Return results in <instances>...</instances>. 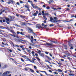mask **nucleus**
<instances>
[{
	"label": "nucleus",
	"instance_id": "obj_1",
	"mask_svg": "<svg viewBox=\"0 0 76 76\" xmlns=\"http://www.w3.org/2000/svg\"><path fill=\"white\" fill-rule=\"evenodd\" d=\"M5 20H6V22L7 23V24H9V22H10L11 20H10L7 18H5Z\"/></svg>",
	"mask_w": 76,
	"mask_h": 76
},
{
	"label": "nucleus",
	"instance_id": "obj_2",
	"mask_svg": "<svg viewBox=\"0 0 76 76\" xmlns=\"http://www.w3.org/2000/svg\"><path fill=\"white\" fill-rule=\"evenodd\" d=\"M10 72L9 71H7L4 73L3 75V76H7V74H9Z\"/></svg>",
	"mask_w": 76,
	"mask_h": 76
},
{
	"label": "nucleus",
	"instance_id": "obj_3",
	"mask_svg": "<svg viewBox=\"0 0 76 76\" xmlns=\"http://www.w3.org/2000/svg\"><path fill=\"white\" fill-rule=\"evenodd\" d=\"M16 42H22V41L25 42V40L22 39H18L17 40H16Z\"/></svg>",
	"mask_w": 76,
	"mask_h": 76
},
{
	"label": "nucleus",
	"instance_id": "obj_4",
	"mask_svg": "<svg viewBox=\"0 0 76 76\" xmlns=\"http://www.w3.org/2000/svg\"><path fill=\"white\" fill-rule=\"evenodd\" d=\"M60 20H56L54 19L53 20V22L54 23H56L58 24L60 23Z\"/></svg>",
	"mask_w": 76,
	"mask_h": 76
},
{
	"label": "nucleus",
	"instance_id": "obj_5",
	"mask_svg": "<svg viewBox=\"0 0 76 76\" xmlns=\"http://www.w3.org/2000/svg\"><path fill=\"white\" fill-rule=\"evenodd\" d=\"M36 28L37 29H39V28H41V25L40 24H37V25H36Z\"/></svg>",
	"mask_w": 76,
	"mask_h": 76
},
{
	"label": "nucleus",
	"instance_id": "obj_6",
	"mask_svg": "<svg viewBox=\"0 0 76 76\" xmlns=\"http://www.w3.org/2000/svg\"><path fill=\"white\" fill-rule=\"evenodd\" d=\"M46 45L48 46H53V43H49L46 42Z\"/></svg>",
	"mask_w": 76,
	"mask_h": 76
},
{
	"label": "nucleus",
	"instance_id": "obj_7",
	"mask_svg": "<svg viewBox=\"0 0 76 76\" xmlns=\"http://www.w3.org/2000/svg\"><path fill=\"white\" fill-rule=\"evenodd\" d=\"M28 29L29 30L28 31L30 33H32V32H33V31L32 30V29H31V28H29L28 27Z\"/></svg>",
	"mask_w": 76,
	"mask_h": 76
},
{
	"label": "nucleus",
	"instance_id": "obj_8",
	"mask_svg": "<svg viewBox=\"0 0 76 76\" xmlns=\"http://www.w3.org/2000/svg\"><path fill=\"white\" fill-rule=\"evenodd\" d=\"M38 14V11H37L36 13H34L33 14V16H37V14Z\"/></svg>",
	"mask_w": 76,
	"mask_h": 76
},
{
	"label": "nucleus",
	"instance_id": "obj_9",
	"mask_svg": "<svg viewBox=\"0 0 76 76\" xmlns=\"http://www.w3.org/2000/svg\"><path fill=\"white\" fill-rule=\"evenodd\" d=\"M26 49L27 50V51L28 52L29 54H31V50H29V49L27 48H26Z\"/></svg>",
	"mask_w": 76,
	"mask_h": 76
},
{
	"label": "nucleus",
	"instance_id": "obj_10",
	"mask_svg": "<svg viewBox=\"0 0 76 76\" xmlns=\"http://www.w3.org/2000/svg\"><path fill=\"white\" fill-rule=\"evenodd\" d=\"M10 20L11 21H12L15 19V17H11L10 16Z\"/></svg>",
	"mask_w": 76,
	"mask_h": 76
},
{
	"label": "nucleus",
	"instance_id": "obj_11",
	"mask_svg": "<svg viewBox=\"0 0 76 76\" xmlns=\"http://www.w3.org/2000/svg\"><path fill=\"white\" fill-rule=\"evenodd\" d=\"M10 32H12V33H13V34H16V33L14 32V31L13 30H10Z\"/></svg>",
	"mask_w": 76,
	"mask_h": 76
},
{
	"label": "nucleus",
	"instance_id": "obj_12",
	"mask_svg": "<svg viewBox=\"0 0 76 76\" xmlns=\"http://www.w3.org/2000/svg\"><path fill=\"white\" fill-rule=\"evenodd\" d=\"M39 55H40V56H41L42 57H44V53H39Z\"/></svg>",
	"mask_w": 76,
	"mask_h": 76
},
{
	"label": "nucleus",
	"instance_id": "obj_13",
	"mask_svg": "<svg viewBox=\"0 0 76 76\" xmlns=\"http://www.w3.org/2000/svg\"><path fill=\"white\" fill-rule=\"evenodd\" d=\"M53 18L52 17H50V21L51 22H53Z\"/></svg>",
	"mask_w": 76,
	"mask_h": 76
},
{
	"label": "nucleus",
	"instance_id": "obj_14",
	"mask_svg": "<svg viewBox=\"0 0 76 76\" xmlns=\"http://www.w3.org/2000/svg\"><path fill=\"white\" fill-rule=\"evenodd\" d=\"M68 73L69 74V76H74V75H75V74L73 73L70 74L69 73Z\"/></svg>",
	"mask_w": 76,
	"mask_h": 76
},
{
	"label": "nucleus",
	"instance_id": "obj_15",
	"mask_svg": "<svg viewBox=\"0 0 76 76\" xmlns=\"http://www.w3.org/2000/svg\"><path fill=\"white\" fill-rule=\"evenodd\" d=\"M41 72H42L43 73H45V74L47 76H48V74H47V72H46L45 71H41Z\"/></svg>",
	"mask_w": 76,
	"mask_h": 76
},
{
	"label": "nucleus",
	"instance_id": "obj_16",
	"mask_svg": "<svg viewBox=\"0 0 76 76\" xmlns=\"http://www.w3.org/2000/svg\"><path fill=\"white\" fill-rule=\"evenodd\" d=\"M45 56V57H47L48 58V59H49V60H52V59H51V58L48 56Z\"/></svg>",
	"mask_w": 76,
	"mask_h": 76
},
{
	"label": "nucleus",
	"instance_id": "obj_17",
	"mask_svg": "<svg viewBox=\"0 0 76 76\" xmlns=\"http://www.w3.org/2000/svg\"><path fill=\"white\" fill-rule=\"evenodd\" d=\"M31 4L33 8H35V6H34V4L32 3V2Z\"/></svg>",
	"mask_w": 76,
	"mask_h": 76
},
{
	"label": "nucleus",
	"instance_id": "obj_18",
	"mask_svg": "<svg viewBox=\"0 0 76 76\" xmlns=\"http://www.w3.org/2000/svg\"><path fill=\"white\" fill-rule=\"evenodd\" d=\"M45 62H48V63H49L50 64H51L50 62H49V61H48L47 60H45Z\"/></svg>",
	"mask_w": 76,
	"mask_h": 76
},
{
	"label": "nucleus",
	"instance_id": "obj_19",
	"mask_svg": "<svg viewBox=\"0 0 76 76\" xmlns=\"http://www.w3.org/2000/svg\"><path fill=\"white\" fill-rule=\"evenodd\" d=\"M30 45H32V46H34V47H35L36 45H35L31 43H30Z\"/></svg>",
	"mask_w": 76,
	"mask_h": 76
},
{
	"label": "nucleus",
	"instance_id": "obj_20",
	"mask_svg": "<svg viewBox=\"0 0 76 76\" xmlns=\"http://www.w3.org/2000/svg\"><path fill=\"white\" fill-rule=\"evenodd\" d=\"M58 72H62V70L60 69H58Z\"/></svg>",
	"mask_w": 76,
	"mask_h": 76
},
{
	"label": "nucleus",
	"instance_id": "obj_21",
	"mask_svg": "<svg viewBox=\"0 0 76 76\" xmlns=\"http://www.w3.org/2000/svg\"><path fill=\"white\" fill-rule=\"evenodd\" d=\"M30 71L31 72H32V73H34V70H33L32 69H30Z\"/></svg>",
	"mask_w": 76,
	"mask_h": 76
},
{
	"label": "nucleus",
	"instance_id": "obj_22",
	"mask_svg": "<svg viewBox=\"0 0 76 76\" xmlns=\"http://www.w3.org/2000/svg\"><path fill=\"white\" fill-rule=\"evenodd\" d=\"M15 26H17V27H20V26L19 25H18L17 24H15Z\"/></svg>",
	"mask_w": 76,
	"mask_h": 76
},
{
	"label": "nucleus",
	"instance_id": "obj_23",
	"mask_svg": "<svg viewBox=\"0 0 76 76\" xmlns=\"http://www.w3.org/2000/svg\"><path fill=\"white\" fill-rule=\"evenodd\" d=\"M7 67V65H5L4 67H3V69H4V68H6Z\"/></svg>",
	"mask_w": 76,
	"mask_h": 76
},
{
	"label": "nucleus",
	"instance_id": "obj_24",
	"mask_svg": "<svg viewBox=\"0 0 76 76\" xmlns=\"http://www.w3.org/2000/svg\"><path fill=\"white\" fill-rule=\"evenodd\" d=\"M13 37H17V35L16 34H13Z\"/></svg>",
	"mask_w": 76,
	"mask_h": 76
},
{
	"label": "nucleus",
	"instance_id": "obj_25",
	"mask_svg": "<svg viewBox=\"0 0 76 76\" xmlns=\"http://www.w3.org/2000/svg\"><path fill=\"white\" fill-rule=\"evenodd\" d=\"M25 7H26V8H27L28 9V8H29V6H28L27 5H25Z\"/></svg>",
	"mask_w": 76,
	"mask_h": 76
},
{
	"label": "nucleus",
	"instance_id": "obj_26",
	"mask_svg": "<svg viewBox=\"0 0 76 76\" xmlns=\"http://www.w3.org/2000/svg\"><path fill=\"white\" fill-rule=\"evenodd\" d=\"M35 47H40V45H35Z\"/></svg>",
	"mask_w": 76,
	"mask_h": 76
},
{
	"label": "nucleus",
	"instance_id": "obj_27",
	"mask_svg": "<svg viewBox=\"0 0 76 76\" xmlns=\"http://www.w3.org/2000/svg\"><path fill=\"white\" fill-rule=\"evenodd\" d=\"M0 28H1V29H5V27H4L2 26H0Z\"/></svg>",
	"mask_w": 76,
	"mask_h": 76
},
{
	"label": "nucleus",
	"instance_id": "obj_28",
	"mask_svg": "<svg viewBox=\"0 0 76 76\" xmlns=\"http://www.w3.org/2000/svg\"><path fill=\"white\" fill-rule=\"evenodd\" d=\"M42 15H45V12H44V11H42Z\"/></svg>",
	"mask_w": 76,
	"mask_h": 76
},
{
	"label": "nucleus",
	"instance_id": "obj_29",
	"mask_svg": "<svg viewBox=\"0 0 76 76\" xmlns=\"http://www.w3.org/2000/svg\"><path fill=\"white\" fill-rule=\"evenodd\" d=\"M5 28L6 29H8V30H10L9 28L7 27H6L5 28Z\"/></svg>",
	"mask_w": 76,
	"mask_h": 76
},
{
	"label": "nucleus",
	"instance_id": "obj_30",
	"mask_svg": "<svg viewBox=\"0 0 76 76\" xmlns=\"http://www.w3.org/2000/svg\"><path fill=\"white\" fill-rule=\"evenodd\" d=\"M51 42H53V43H55V44H57V42H56L54 41H50Z\"/></svg>",
	"mask_w": 76,
	"mask_h": 76
},
{
	"label": "nucleus",
	"instance_id": "obj_31",
	"mask_svg": "<svg viewBox=\"0 0 76 76\" xmlns=\"http://www.w3.org/2000/svg\"><path fill=\"white\" fill-rule=\"evenodd\" d=\"M28 3H30L31 4L32 3V1H31L30 0H28Z\"/></svg>",
	"mask_w": 76,
	"mask_h": 76
},
{
	"label": "nucleus",
	"instance_id": "obj_32",
	"mask_svg": "<svg viewBox=\"0 0 76 76\" xmlns=\"http://www.w3.org/2000/svg\"><path fill=\"white\" fill-rule=\"evenodd\" d=\"M45 16H47V15H48V13L47 12L46 13H45Z\"/></svg>",
	"mask_w": 76,
	"mask_h": 76
},
{
	"label": "nucleus",
	"instance_id": "obj_33",
	"mask_svg": "<svg viewBox=\"0 0 76 76\" xmlns=\"http://www.w3.org/2000/svg\"><path fill=\"white\" fill-rule=\"evenodd\" d=\"M20 3H21V4L24 3V2L22 1H20Z\"/></svg>",
	"mask_w": 76,
	"mask_h": 76
},
{
	"label": "nucleus",
	"instance_id": "obj_34",
	"mask_svg": "<svg viewBox=\"0 0 76 76\" xmlns=\"http://www.w3.org/2000/svg\"><path fill=\"white\" fill-rule=\"evenodd\" d=\"M20 18H25V16L21 15H20Z\"/></svg>",
	"mask_w": 76,
	"mask_h": 76
},
{
	"label": "nucleus",
	"instance_id": "obj_35",
	"mask_svg": "<svg viewBox=\"0 0 76 76\" xmlns=\"http://www.w3.org/2000/svg\"><path fill=\"white\" fill-rule=\"evenodd\" d=\"M64 48H65V50H67V46L66 45H65L64 46Z\"/></svg>",
	"mask_w": 76,
	"mask_h": 76
},
{
	"label": "nucleus",
	"instance_id": "obj_36",
	"mask_svg": "<svg viewBox=\"0 0 76 76\" xmlns=\"http://www.w3.org/2000/svg\"><path fill=\"white\" fill-rule=\"evenodd\" d=\"M43 18H44V19H45V20H47V18L45 17V16H43Z\"/></svg>",
	"mask_w": 76,
	"mask_h": 76
},
{
	"label": "nucleus",
	"instance_id": "obj_37",
	"mask_svg": "<svg viewBox=\"0 0 76 76\" xmlns=\"http://www.w3.org/2000/svg\"><path fill=\"white\" fill-rule=\"evenodd\" d=\"M24 58H26V56H22Z\"/></svg>",
	"mask_w": 76,
	"mask_h": 76
},
{
	"label": "nucleus",
	"instance_id": "obj_38",
	"mask_svg": "<svg viewBox=\"0 0 76 76\" xmlns=\"http://www.w3.org/2000/svg\"><path fill=\"white\" fill-rule=\"evenodd\" d=\"M68 45L70 47H72V45L70 44V43L68 44Z\"/></svg>",
	"mask_w": 76,
	"mask_h": 76
},
{
	"label": "nucleus",
	"instance_id": "obj_39",
	"mask_svg": "<svg viewBox=\"0 0 76 76\" xmlns=\"http://www.w3.org/2000/svg\"><path fill=\"white\" fill-rule=\"evenodd\" d=\"M32 33L33 34H34V35H35V36H37V34H36L35 33L33 32Z\"/></svg>",
	"mask_w": 76,
	"mask_h": 76
},
{
	"label": "nucleus",
	"instance_id": "obj_40",
	"mask_svg": "<svg viewBox=\"0 0 76 76\" xmlns=\"http://www.w3.org/2000/svg\"><path fill=\"white\" fill-rule=\"evenodd\" d=\"M20 34L21 35H24V34H23V33H22V32H21L20 33Z\"/></svg>",
	"mask_w": 76,
	"mask_h": 76
},
{
	"label": "nucleus",
	"instance_id": "obj_41",
	"mask_svg": "<svg viewBox=\"0 0 76 76\" xmlns=\"http://www.w3.org/2000/svg\"><path fill=\"white\" fill-rule=\"evenodd\" d=\"M26 37H27V38H31V36L28 35V36H26Z\"/></svg>",
	"mask_w": 76,
	"mask_h": 76
},
{
	"label": "nucleus",
	"instance_id": "obj_42",
	"mask_svg": "<svg viewBox=\"0 0 76 76\" xmlns=\"http://www.w3.org/2000/svg\"><path fill=\"white\" fill-rule=\"evenodd\" d=\"M31 53H32V54H35V52L34 51H32L31 52Z\"/></svg>",
	"mask_w": 76,
	"mask_h": 76
},
{
	"label": "nucleus",
	"instance_id": "obj_43",
	"mask_svg": "<svg viewBox=\"0 0 76 76\" xmlns=\"http://www.w3.org/2000/svg\"><path fill=\"white\" fill-rule=\"evenodd\" d=\"M26 23L24 22L22 23V25H26Z\"/></svg>",
	"mask_w": 76,
	"mask_h": 76
},
{
	"label": "nucleus",
	"instance_id": "obj_44",
	"mask_svg": "<svg viewBox=\"0 0 76 76\" xmlns=\"http://www.w3.org/2000/svg\"><path fill=\"white\" fill-rule=\"evenodd\" d=\"M53 26H54V24H50V27Z\"/></svg>",
	"mask_w": 76,
	"mask_h": 76
},
{
	"label": "nucleus",
	"instance_id": "obj_45",
	"mask_svg": "<svg viewBox=\"0 0 76 76\" xmlns=\"http://www.w3.org/2000/svg\"><path fill=\"white\" fill-rule=\"evenodd\" d=\"M73 19H71L69 21H67L66 22H71V21H73Z\"/></svg>",
	"mask_w": 76,
	"mask_h": 76
},
{
	"label": "nucleus",
	"instance_id": "obj_46",
	"mask_svg": "<svg viewBox=\"0 0 76 76\" xmlns=\"http://www.w3.org/2000/svg\"><path fill=\"white\" fill-rule=\"evenodd\" d=\"M46 9H50V7L48 6L47 7H46Z\"/></svg>",
	"mask_w": 76,
	"mask_h": 76
},
{
	"label": "nucleus",
	"instance_id": "obj_47",
	"mask_svg": "<svg viewBox=\"0 0 76 76\" xmlns=\"http://www.w3.org/2000/svg\"><path fill=\"white\" fill-rule=\"evenodd\" d=\"M53 73H54V74H55V75H58V73L56 72H54Z\"/></svg>",
	"mask_w": 76,
	"mask_h": 76
},
{
	"label": "nucleus",
	"instance_id": "obj_48",
	"mask_svg": "<svg viewBox=\"0 0 76 76\" xmlns=\"http://www.w3.org/2000/svg\"><path fill=\"white\" fill-rule=\"evenodd\" d=\"M37 9L38 10H41V9L38 7H37Z\"/></svg>",
	"mask_w": 76,
	"mask_h": 76
},
{
	"label": "nucleus",
	"instance_id": "obj_49",
	"mask_svg": "<svg viewBox=\"0 0 76 76\" xmlns=\"http://www.w3.org/2000/svg\"><path fill=\"white\" fill-rule=\"evenodd\" d=\"M21 61H23V62L24 61V60H23V58H21Z\"/></svg>",
	"mask_w": 76,
	"mask_h": 76
},
{
	"label": "nucleus",
	"instance_id": "obj_50",
	"mask_svg": "<svg viewBox=\"0 0 76 76\" xmlns=\"http://www.w3.org/2000/svg\"><path fill=\"white\" fill-rule=\"evenodd\" d=\"M38 53H41V50H39L38 51Z\"/></svg>",
	"mask_w": 76,
	"mask_h": 76
},
{
	"label": "nucleus",
	"instance_id": "obj_51",
	"mask_svg": "<svg viewBox=\"0 0 76 76\" xmlns=\"http://www.w3.org/2000/svg\"><path fill=\"white\" fill-rule=\"evenodd\" d=\"M42 45H47V42H46V44H42Z\"/></svg>",
	"mask_w": 76,
	"mask_h": 76
},
{
	"label": "nucleus",
	"instance_id": "obj_52",
	"mask_svg": "<svg viewBox=\"0 0 76 76\" xmlns=\"http://www.w3.org/2000/svg\"><path fill=\"white\" fill-rule=\"evenodd\" d=\"M16 4H18V5H20V4H19V2H17Z\"/></svg>",
	"mask_w": 76,
	"mask_h": 76
},
{
	"label": "nucleus",
	"instance_id": "obj_53",
	"mask_svg": "<svg viewBox=\"0 0 76 76\" xmlns=\"http://www.w3.org/2000/svg\"><path fill=\"white\" fill-rule=\"evenodd\" d=\"M27 10H28V11H29V12H30L31 11V10H29V8H27Z\"/></svg>",
	"mask_w": 76,
	"mask_h": 76
},
{
	"label": "nucleus",
	"instance_id": "obj_54",
	"mask_svg": "<svg viewBox=\"0 0 76 76\" xmlns=\"http://www.w3.org/2000/svg\"><path fill=\"white\" fill-rule=\"evenodd\" d=\"M20 47L21 48H22L23 47V45H21L20 46Z\"/></svg>",
	"mask_w": 76,
	"mask_h": 76
},
{
	"label": "nucleus",
	"instance_id": "obj_55",
	"mask_svg": "<svg viewBox=\"0 0 76 76\" xmlns=\"http://www.w3.org/2000/svg\"><path fill=\"white\" fill-rule=\"evenodd\" d=\"M61 61H64V59H61Z\"/></svg>",
	"mask_w": 76,
	"mask_h": 76
},
{
	"label": "nucleus",
	"instance_id": "obj_56",
	"mask_svg": "<svg viewBox=\"0 0 76 76\" xmlns=\"http://www.w3.org/2000/svg\"><path fill=\"white\" fill-rule=\"evenodd\" d=\"M50 0V2H51V3H53V0Z\"/></svg>",
	"mask_w": 76,
	"mask_h": 76
},
{
	"label": "nucleus",
	"instance_id": "obj_57",
	"mask_svg": "<svg viewBox=\"0 0 76 76\" xmlns=\"http://www.w3.org/2000/svg\"><path fill=\"white\" fill-rule=\"evenodd\" d=\"M10 1H11V2L12 3H13V2H14L13 0H10Z\"/></svg>",
	"mask_w": 76,
	"mask_h": 76
},
{
	"label": "nucleus",
	"instance_id": "obj_58",
	"mask_svg": "<svg viewBox=\"0 0 76 76\" xmlns=\"http://www.w3.org/2000/svg\"><path fill=\"white\" fill-rule=\"evenodd\" d=\"M5 11V10H3L1 11L2 13V12H4Z\"/></svg>",
	"mask_w": 76,
	"mask_h": 76
},
{
	"label": "nucleus",
	"instance_id": "obj_59",
	"mask_svg": "<svg viewBox=\"0 0 76 76\" xmlns=\"http://www.w3.org/2000/svg\"><path fill=\"white\" fill-rule=\"evenodd\" d=\"M17 34H20V32L17 31Z\"/></svg>",
	"mask_w": 76,
	"mask_h": 76
},
{
	"label": "nucleus",
	"instance_id": "obj_60",
	"mask_svg": "<svg viewBox=\"0 0 76 76\" xmlns=\"http://www.w3.org/2000/svg\"><path fill=\"white\" fill-rule=\"evenodd\" d=\"M36 58L37 59V60H38L39 61H40V59H39V58H38L37 57Z\"/></svg>",
	"mask_w": 76,
	"mask_h": 76
},
{
	"label": "nucleus",
	"instance_id": "obj_61",
	"mask_svg": "<svg viewBox=\"0 0 76 76\" xmlns=\"http://www.w3.org/2000/svg\"><path fill=\"white\" fill-rule=\"evenodd\" d=\"M47 67H48V68H49V69H50V66H49L47 65Z\"/></svg>",
	"mask_w": 76,
	"mask_h": 76
},
{
	"label": "nucleus",
	"instance_id": "obj_62",
	"mask_svg": "<svg viewBox=\"0 0 76 76\" xmlns=\"http://www.w3.org/2000/svg\"><path fill=\"white\" fill-rule=\"evenodd\" d=\"M33 40H34L33 39H31V41L32 43H33Z\"/></svg>",
	"mask_w": 76,
	"mask_h": 76
},
{
	"label": "nucleus",
	"instance_id": "obj_63",
	"mask_svg": "<svg viewBox=\"0 0 76 76\" xmlns=\"http://www.w3.org/2000/svg\"><path fill=\"white\" fill-rule=\"evenodd\" d=\"M34 67L35 69H37V67L36 66H34Z\"/></svg>",
	"mask_w": 76,
	"mask_h": 76
},
{
	"label": "nucleus",
	"instance_id": "obj_64",
	"mask_svg": "<svg viewBox=\"0 0 76 76\" xmlns=\"http://www.w3.org/2000/svg\"><path fill=\"white\" fill-rule=\"evenodd\" d=\"M2 75V73L0 72V76H1V75Z\"/></svg>",
	"mask_w": 76,
	"mask_h": 76
}]
</instances>
